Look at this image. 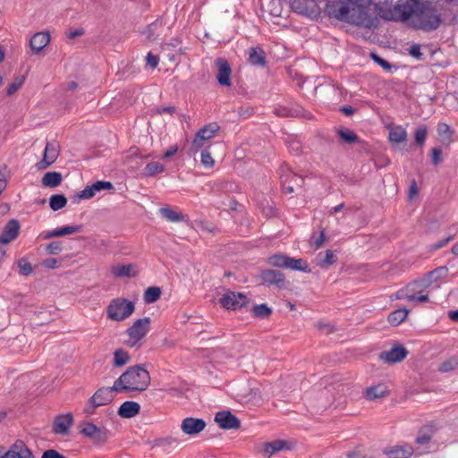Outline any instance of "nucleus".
Returning <instances> with one entry per match:
<instances>
[{
	"mask_svg": "<svg viewBox=\"0 0 458 458\" xmlns=\"http://www.w3.org/2000/svg\"><path fill=\"white\" fill-rule=\"evenodd\" d=\"M49 161L55 162L58 157V150L53 143L47 142L44 150V156Z\"/></svg>",
	"mask_w": 458,
	"mask_h": 458,
	"instance_id": "obj_48",
	"label": "nucleus"
},
{
	"mask_svg": "<svg viewBox=\"0 0 458 458\" xmlns=\"http://www.w3.org/2000/svg\"><path fill=\"white\" fill-rule=\"evenodd\" d=\"M19 267V274L23 276H28L33 272L32 266L25 259L21 258L17 261Z\"/></svg>",
	"mask_w": 458,
	"mask_h": 458,
	"instance_id": "obj_47",
	"label": "nucleus"
},
{
	"mask_svg": "<svg viewBox=\"0 0 458 458\" xmlns=\"http://www.w3.org/2000/svg\"><path fill=\"white\" fill-rule=\"evenodd\" d=\"M150 384V376L148 371L141 365L129 367L114 383L113 389L115 392L120 391H138L142 392L148 388Z\"/></svg>",
	"mask_w": 458,
	"mask_h": 458,
	"instance_id": "obj_3",
	"label": "nucleus"
},
{
	"mask_svg": "<svg viewBox=\"0 0 458 458\" xmlns=\"http://www.w3.org/2000/svg\"><path fill=\"white\" fill-rule=\"evenodd\" d=\"M134 266L132 264L128 265H117L112 267L111 272L115 277H134L136 272L133 271Z\"/></svg>",
	"mask_w": 458,
	"mask_h": 458,
	"instance_id": "obj_28",
	"label": "nucleus"
},
{
	"mask_svg": "<svg viewBox=\"0 0 458 458\" xmlns=\"http://www.w3.org/2000/svg\"><path fill=\"white\" fill-rule=\"evenodd\" d=\"M447 268L445 267H437L429 273H428V279H424L421 282H420V286L422 285L424 287H427L429 284H431L433 281L437 280L441 277L443 272H446Z\"/></svg>",
	"mask_w": 458,
	"mask_h": 458,
	"instance_id": "obj_39",
	"label": "nucleus"
},
{
	"mask_svg": "<svg viewBox=\"0 0 458 458\" xmlns=\"http://www.w3.org/2000/svg\"><path fill=\"white\" fill-rule=\"evenodd\" d=\"M249 62L255 66H266V53L261 47H250L249 50Z\"/></svg>",
	"mask_w": 458,
	"mask_h": 458,
	"instance_id": "obj_25",
	"label": "nucleus"
},
{
	"mask_svg": "<svg viewBox=\"0 0 458 458\" xmlns=\"http://www.w3.org/2000/svg\"><path fill=\"white\" fill-rule=\"evenodd\" d=\"M419 190L417 186V182L414 179H412L410 182L409 188V198L413 199L416 195H418Z\"/></svg>",
	"mask_w": 458,
	"mask_h": 458,
	"instance_id": "obj_62",
	"label": "nucleus"
},
{
	"mask_svg": "<svg viewBox=\"0 0 458 458\" xmlns=\"http://www.w3.org/2000/svg\"><path fill=\"white\" fill-rule=\"evenodd\" d=\"M216 66L217 68L216 79L221 86L231 85L232 69L225 58L220 57L216 60Z\"/></svg>",
	"mask_w": 458,
	"mask_h": 458,
	"instance_id": "obj_16",
	"label": "nucleus"
},
{
	"mask_svg": "<svg viewBox=\"0 0 458 458\" xmlns=\"http://www.w3.org/2000/svg\"><path fill=\"white\" fill-rule=\"evenodd\" d=\"M95 194L96 193L92 188V185H88L84 190L81 191L77 194L76 198H77V200L89 199H91Z\"/></svg>",
	"mask_w": 458,
	"mask_h": 458,
	"instance_id": "obj_53",
	"label": "nucleus"
},
{
	"mask_svg": "<svg viewBox=\"0 0 458 458\" xmlns=\"http://www.w3.org/2000/svg\"><path fill=\"white\" fill-rule=\"evenodd\" d=\"M110 437V431L106 428H98L90 439L95 445H104Z\"/></svg>",
	"mask_w": 458,
	"mask_h": 458,
	"instance_id": "obj_40",
	"label": "nucleus"
},
{
	"mask_svg": "<svg viewBox=\"0 0 458 458\" xmlns=\"http://www.w3.org/2000/svg\"><path fill=\"white\" fill-rule=\"evenodd\" d=\"M315 95L328 104L335 103L341 98V89L331 83L319 84L315 88Z\"/></svg>",
	"mask_w": 458,
	"mask_h": 458,
	"instance_id": "obj_10",
	"label": "nucleus"
},
{
	"mask_svg": "<svg viewBox=\"0 0 458 458\" xmlns=\"http://www.w3.org/2000/svg\"><path fill=\"white\" fill-rule=\"evenodd\" d=\"M50 41V35L47 31L35 33L30 41V47L34 54L42 51Z\"/></svg>",
	"mask_w": 458,
	"mask_h": 458,
	"instance_id": "obj_21",
	"label": "nucleus"
},
{
	"mask_svg": "<svg viewBox=\"0 0 458 458\" xmlns=\"http://www.w3.org/2000/svg\"><path fill=\"white\" fill-rule=\"evenodd\" d=\"M259 279L262 284L282 288L284 285L285 276L284 273L278 270L263 269L259 275Z\"/></svg>",
	"mask_w": 458,
	"mask_h": 458,
	"instance_id": "obj_13",
	"label": "nucleus"
},
{
	"mask_svg": "<svg viewBox=\"0 0 458 458\" xmlns=\"http://www.w3.org/2000/svg\"><path fill=\"white\" fill-rule=\"evenodd\" d=\"M420 287L419 282L409 284L404 289L399 290L396 293L397 299H407L409 301H415L416 288Z\"/></svg>",
	"mask_w": 458,
	"mask_h": 458,
	"instance_id": "obj_29",
	"label": "nucleus"
},
{
	"mask_svg": "<svg viewBox=\"0 0 458 458\" xmlns=\"http://www.w3.org/2000/svg\"><path fill=\"white\" fill-rule=\"evenodd\" d=\"M73 416L72 413L60 414L53 421V432L57 435L66 436L69 428L73 424Z\"/></svg>",
	"mask_w": 458,
	"mask_h": 458,
	"instance_id": "obj_17",
	"label": "nucleus"
},
{
	"mask_svg": "<svg viewBox=\"0 0 458 458\" xmlns=\"http://www.w3.org/2000/svg\"><path fill=\"white\" fill-rule=\"evenodd\" d=\"M370 55H371V58L374 60V62L376 64H377L378 65H380L385 70L389 71L392 68V65L390 64V63H388L386 60L380 57L377 54L371 53Z\"/></svg>",
	"mask_w": 458,
	"mask_h": 458,
	"instance_id": "obj_54",
	"label": "nucleus"
},
{
	"mask_svg": "<svg viewBox=\"0 0 458 458\" xmlns=\"http://www.w3.org/2000/svg\"><path fill=\"white\" fill-rule=\"evenodd\" d=\"M291 8L297 13H304L306 12V7L301 0H293Z\"/></svg>",
	"mask_w": 458,
	"mask_h": 458,
	"instance_id": "obj_58",
	"label": "nucleus"
},
{
	"mask_svg": "<svg viewBox=\"0 0 458 458\" xmlns=\"http://www.w3.org/2000/svg\"><path fill=\"white\" fill-rule=\"evenodd\" d=\"M289 444L287 441L284 440H275L272 442H267L264 445V454H267L268 457L272 456L273 454L284 450L289 449Z\"/></svg>",
	"mask_w": 458,
	"mask_h": 458,
	"instance_id": "obj_27",
	"label": "nucleus"
},
{
	"mask_svg": "<svg viewBox=\"0 0 458 458\" xmlns=\"http://www.w3.org/2000/svg\"><path fill=\"white\" fill-rule=\"evenodd\" d=\"M377 13L384 20L402 21L423 31H434L443 22L437 5L429 0H397L394 5L378 6Z\"/></svg>",
	"mask_w": 458,
	"mask_h": 458,
	"instance_id": "obj_1",
	"label": "nucleus"
},
{
	"mask_svg": "<svg viewBox=\"0 0 458 458\" xmlns=\"http://www.w3.org/2000/svg\"><path fill=\"white\" fill-rule=\"evenodd\" d=\"M145 174L148 176H154L157 174L164 172L165 165L159 162H150L145 166Z\"/></svg>",
	"mask_w": 458,
	"mask_h": 458,
	"instance_id": "obj_44",
	"label": "nucleus"
},
{
	"mask_svg": "<svg viewBox=\"0 0 458 458\" xmlns=\"http://www.w3.org/2000/svg\"><path fill=\"white\" fill-rule=\"evenodd\" d=\"M280 171L281 183L285 193H293L296 189L302 188L304 182L302 176L290 171L286 165H282Z\"/></svg>",
	"mask_w": 458,
	"mask_h": 458,
	"instance_id": "obj_8",
	"label": "nucleus"
},
{
	"mask_svg": "<svg viewBox=\"0 0 458 458\" xmlns=\"http://www.w3.org/2000/svg\"><path fill=\"white\" fill-rule=\"evenodd\" d=\"M409 314V310L406 309H398L394 311H392L387 318V320L390 325L392 326H398L403 321L405 320Z\"/></svg>",
	"mask_w": 458,
	"mask_h": 458,
	"instance_id": "obj_34",
	"label": "nucleus"
},
{
	"mask_svg": "<svg viewBox=\"0 0 458 458\" xmlns=\"http://www.w3.org/2000/svg\"><path fill=\"white\" fill-rule=\"evenodd\" d=\"M63 250V243L60 241H55L46 246V251L49 255H58Z\"/></svg>",
	"mask_w": 458,
	"mask_h": 458,
	"instance_id": "obj_50",
	"label": "nucleus"
},
{
	"mask_svg": "<svg viewBox=\"0 0 458 458\" xmlns=\"http://www.w3.org/2000/svg\"><path fill=\"white\" fill-rule=\"evenodd\" d=\"M336 261V257L334 254L333 250H327L325 252V256L320 261L318 262V265L320 267H328L332 264H334Z\"/></svg>",
	"mask_w": 458,
	"mask_h": 458,
	"instance_id": "obj_49",
	"label": "nucleus"
},
{
	"mask_svg": "<svg viewBox=\"0 0 458 458\" xmlns=\"http://www.w3.org/2000/svg\"><path fill=\"white\" fill-rule=\"evenodd\" d=\"M383 453L388 458H410L414 453V449L408 444L396 445L390 447H386Z\"/></svg>",
	"mask_w": 458,
	"mask_h": 458,
	"instance_id": "obj_20",
	"label": "nucleus"
},
{
	"mask_svg": "<svg viewBox=\"0 0 458 458\" xmlns=\"http://www.w3.org/2000/svg\"><path fill=\"white\" fill-rule=\"evenodd\" d=\"M206 425L207 424L203 419L187 417L182 420L181 429L184 434L193 436L201 432L205 428Z\"/></svg>",
	"mask_w": 458,
	"mask_h": 458,
	"instance_id": "obj_18",
	"label": "nucleus"
},
{
	"mask_svg": "<svg viewBox=\"0 0 458 458\" xmlns=\"http://www.w3.org/2000/svg\"><path fill=\"white\" fill-rule=\"evenodd\" d=\"M161 296V289L157 286H150L146 289L143 294V300L146 303L156 302Z\"/></svg>",
	"mask_w": 458,
	"mask_h": 458,
	"instance_id": "obj_36",
	"label": "nucleus"
},
{
	"mask_svg": "<svg viewBox=\"0 0 458 458\" xmlns=\"http://www.w3.org/2000/svg\"><path fill=\"white\" fill-rule=\"evenodd\" d=\"M214 420L222 429L225 430L238 429L241 427L240 420L230 411H217L215 414Z\"/></svg>",
	"mask_w": 458,
	"mask_h": 458,
	"instance_id": "obj_12",
	"label": "nucleus"
},
{
	"mask_svg": "<svg viewBox=\"0 0 458 458\" xmlns=\"http://www.w3.org/2000/svg\"><path fill=\"white\" fill-rule=\"evenodd\" d=\"M21 225L17 219H11L4 227L0 234V243L7 244L15 240L20 233Z\"/></svg>",
	"mask_w": 458,
	"mask_h": 458,
	"instance_id": "obj_19",
	"label": "nucleus"
},
{
	"mask_svg": "<svg viewBox=\"0 0 458 458\" xmlns=\"http://www.w3.org/2000/svg\"><path fill=\"white\" fill-rule=\"evenodd\" d=\"M269 265L275 267L292 269L294 271H301L310 273L311 269L308 262L303 259H294L284 254H275L267 259Z\"/></svg>",
	"mask_w": 458,
	"mask_h": 458,
	"instance_id": "obj_4",
	"label": "nucleus"
},
{
	"mask_svg": "<svg viewBox=\"0 0 458 458\" xmlns=\"http://www.w3.org/2000/svg\"><path fill=\"white\" fill-rule=\"evenodd\" d=\"M41 458H66L55 449H48L43 452Z\"/></svg>",
	"mask_w": 458,
	"mask_h": 458,
	"instance_id": "obj_61",
	"label": "nucleus"
},
{
	"mask_svg": "<svg viewBox=\"0 0 458 458\" xmlns=\"http://www.w3.org/2000/svg\"><path fill=\"white\" fill-rule=\"evenodd\" d=\"M428 135V128L426 125H420L414 131V143L416 147L422 148L425 144Z\"/></svg>",
	"mask_w": 458,
	"mask_h": 458,
	"instance_id": "obj_38",
	"label": "nucleus"
},
{
	"mask_svg": "<svg viewBox=\"0 0 458 458\" xmlns=\"http://www.w3.org/2000/svg\"><path fill=\"white\" fill-rule=\"evenodd\" d=\"M458 368V354L451 356L449 359L442 362L439 366V371L449 372Z\"/></svg>",
	"mask_w": 458,
	"mask_h": 458,
	"instance_id": "obj_43",
	"label": "nucleus"
},
{
	"mask_svg": "<svg viewBox=\"0 0 458 458\" xmlns=\"http://www.w3.org/2000/svg\"><path fill=\"white\" fill-rule=\"evenodd\" d=\"M164 25L163 18L158 17L156 21L146 27L142 31V34H145L146 38L149 41H155L161 35Z\"/></svg>",
	"mask_w": 458,
	"mask_h": 458,
	"instance_id": "obj_23",
	"label": "nucleus"
},
{
	"mask_svg": "<svg viewBox=\"0 0 458 458\" xmlns=\"http://www.w3.org/2000/svg\"><path fill=\"white\" fill-rule=\"evenodd\" d=\"M62 179V174L59 172H47L41 182L45 187L55 188L60 185Z\"/></svg>",
	"mask_w": 458,
	"mask_h": 458,
	"instance_id": "obj_31",
	"label": "nucleus"
},
{
	"mask_svg": "<svg viewBox=\"0 0 458 458\" xmlns=\"http://www.w3.org/2000/svg\"><path fill=\"white\" fill-rule=\"evenodd\" d=\"M246 295L241 293L228 291L219 300L220 304L226 310H237L248 303Z\"/></svg>",
	"mask_w": 458,
	"mask_h": 458,
	"instance_id": "obj_9",
	"label": "nucleus"
},
{
	"mask_svg": "<svg viewBox=\"0 0 458 458\" xmlns=\"http://www.w3.org/2000/svg\"><path fill=\"white\" fill-rule=\"evenodd\" d=\"M201 164L205 167H212L214 165V159L211 157V154L208 148H205L201 151Z\"/></svg>",
	"mask_w": 458,
	"mask_h": 458,
	"instance_id": "obj_52",
	"label": "nucleus"
},
{
	"mask_svg": "<svg viewBox=\"0 0 458 458\" xmlns=\"http://www.w3.org/2000/svg\"><path fill=\"white\" fill-rule=\"evenodd\" d=\"M6 171L7 166L5 165L0 167V195L4 191L7 185Z\"/></svg>",
	"mask_w": 458,
	"mask_h": 458,
	"instance_id": "obj_55",
	"label": "nucleus"
},
{
	"mask_svg": "<svg viewBox=\"0 0 458 458\" xmlns=\"http://www.w3.org/2000/svg\"><path fill=\"white\" fill-rule=\"evenodd\" d=\"M0 458H35L31 450L21 440H16Z\"/></svg>",
	"mask_w": 458,
	"mask_h": 458,
	"instance_id": "obj_14",
	"label": "nucleus"
},
{
	"mask_svg": "<svg viewBox=\"0 0 458 458\" xmlns=\"http://www.w3.org/2000/svg\"><path fill=\"white\" fill-rule=\"evenodd\" d=\"M220 126L217 123H210L203 126L195 135L191 142L190 152L195 154L201 148L204 147L205 143L213 139L216 133L219 131Z\"/></svg>",
	"mask_w": 458,
	"mask_h": 458,
	"instance_id": "obj_6",
	"label": "nucleus"
},
{
	"mask_svg": "<svg viewBox=\"0 0 458 458\" xmlns=\"http://www.w3.org/2000/svg\"><path fill=\"white\" fill-rule=\"evenodd\" d=\"M56 237H62L67 234L80 233L82 230V225H65L61 228L55 229Z\"/></svg>",
	"mask_w": 458,
	"mask_h": 458,
	"instance_id": "obj_45",
	"label": "nucleus"
},
{
	"mask_svg": "<svg viewBox=\"0 0 458 458\" xmlns=\"http://www.w3.org/2000/svg\"><path fill=\"white\" fill-rule=\"evenodd\" d=\"M130 360V355L123 349H117L114 352V366L122 367Z\"/></svg>",
	"mask_w": 458,
	"mask_h": 458,
	"instance_id": "obj_41",
	"label": "nucleus"
},
{
	"mask_svg": "<svg viewBox=\"0 0 458 458\" xmlns=\"http://www.w3.org/2000/svg\"><path fill=\"white\" fill-rule=\"evenodd\" d=\"M388 394L387 386L385 384H377L368 387L365 391V398L369 401H375L382 398Z\"/></svg>",
	"mask_w": 458,
	"mask_h": 458,
	"instance_id": "obj_26",
	"label": "nucleus"
},
{
	"mask_svg": "<svg viewBox=\"0 0 458 458\" xmlns=\"http://www.w3.org/2000/svg\"><path fill=\"white\" fill-rule=\"evenodd\" d=\"M159 214L168 222L179 223L183 221V216L170 208H161Z\"/></svg>",
	"mask_w": 458,
	"mask_h": 458,
	"instance_id": "obj_35",
	"label": "nucleus"
},
{
	"mask_svg": "<svg viewBox=\"0 0 458 458\" xmlns=\"http://www.w3.org/2000/svg\"><path fill=\"white\" fill-rule=\"evenodd\" d=\"M99 407L98 404L95 402L91 401V398L89 399L88 403L84 407V412L87 415H92L95 413L96 409Z\"/></svg>",
	"mask_w": 458,
	"mask_h": 458,
	"instance_id": "obj_60",
	"label": "nucleus"
},
{
	"mask_svg": "<svg viewBox=\"0 0 458 458\" xmlns=\"http://www.w3.org/2000/svg\"><path fill=\"white\" fill-rule=\"evenodd\" d=\"M92 188L96 192H98V191H109V190H114V187L113 185L112 182H107V181H97L96 182L92 183Z\"/></svg>",
	"mask_w": 458,
	"mask_h": 458,
	"instance_id": "obj_51",
	"label": "nucleus"
},
{
	"mask_svg": "<svg viewBox=\"0 0 458 458\" xmlns=\"http://www.w3.org/2000/svg\"><path fill=\"white\" fill-rule=\"evenodd\" d=\"M150 318L146 317L137 319L128 329L129 335L128 344L133 347L143 339L149 331Z\"/></svg>",
	"mask_w": 458,
	"mask_h": 458,
	"instance_id": "obj_7",
	"label": "nucleus"
},
{
	"mask_svg": "<svg viewBox=\"0 0 458 458\" xmlns=\"http://www.w3.org/2000/svg\"><path fill=\"white\" fill-rule=\"evenodd\" d=\"M250 311L254 318L259 319L268 318L272 315V309L266 303L254 305Z\"/></svg>",
	"mask_w": 458,
	"mask_h": 458,
	"instance_id": "obj_32",
	"label": "nucleus"
},
{
	"mask_svg": "<svg viewBox=\"0 0 458 458\" xmlns=\"http://www.w3.org/2000/svg\"><path fill=\"white\" fill-rule=\"evenodd\" d=\"M25 80H26L25 75L16 76L14 78L13 81L8 86V88L6 89V96L11 97L13 94H15L21 89V87L24 84Z\"/></svg>",
	"mask_w": 458,
	"mask_h": 458,
	"instance_id": "obj_42",
	"label": "nucleus"
},
{
	"mask_svg": "<svg viewBox=\"0 0 458 458\" xmlns=\"http://www.w3.org/2000/svg\"><path fill=\"white\" fill-rule=\"evenodd\" d=\"M337 134L340 137V140L344 143L352 144L356 142H360V138L358 135L352 130L341 127L337 129Z\"/></svg>",
	"mask_w": 458,
	"mask_h": 458,
	"instance_id": "obj_33",
	"label": "nucleus"
},
{
	"mask_svg": "<svg viewBox=\"0 0 458 458\" xmlns=\"http://www.w3.org/2000/svg\"><path fill=\"white\" fill-rule=\"evenodd\" d=\"M140 406L133 401H126L121 404L118 409V415L121 418L130 419L140 413Z\"/></svg>",
	"mask_w": 458,
	"mask_h": 458,
	"instance_id": "obj_24",
	"label": "nucleus"
},
{
	"mask_svg": "<svg viewBox=\"0 0 458 458\" xmlns=\"http://www.w3.org/2000/svg\"><path fill=\"white\" fill-rule=\"evenodd\" d=\"M328 14L338 21L359 27L376 26L377 19L370 13V0H344L327 4Z\"/></svg>",
	"mask_w": 458,
	"mask_h": 458,
	"instance_id": "obj_2",
	"label": "nucleus"
},
{
	"mask_svg": "<svg viewBox=\"0 0 458 458\" xmlns=\"http://www.w3.org/2000/svg\"><path fill=\"white\" fill-rule=\"evenodd\" d=\"M408 351L401 344H395L389 351H384L379 354V358L386 363L392 364L400 362L406 358Z\"/></svg>",
	"mask_w": 458,
	"mask_h": 458,
	"instance_id": "obj_15",
	"label": "nucleus"
},
{
	"mask_svg": "<svg viewBox=\"0 0 458 458\" xmlns=\"http://www.w3.org/2000/svg\"><path fill=\"white\" fill-rule=\"evenodd\" d=\"M58 263H59V261L56 259L50 258V259H47L43 260L42 266L44 267L53 269V268L56 267Z\"/></svg>",
	"mask_w": 458,
	"mask_h": 458,
	"instance_id": "obj_63",
	"label": "nucleus"
},
{
	"mask_svg": "<svg viewBox=\"0 0 458 458\" xmlns=\"http://www.w3.org/2000/svg\"><path fill=\"white\" fill-rule=\"evenodd\" d=\"M115 389L112 387H102L96 391L90 397L92 402H95L98 406H104L110 403L114 399V392Z\"/></svg>",
	"mask_w": 458,
	"mask_h": 458,
	"instance_id": "obj_22",
	"label": "nucleus"
},
{
	"mask_svg": "<svg viewBox=\"0 0 458 458\" xmlns=\"http://www.w3.org/2000/svg\"><path fill=\"white\" fill-rule=\"evenodd\" d=\"M67 204V199L64 194H54L49 199V206L54 211L64 208Z\"/></svg>",
	"mask_w": 458,
	"mask_h": 458,
	"instance_id": "obj_37",
	"label": "nucleus"
},
{
	"mask_svg": "<svg viewBox=\"0 0 458 458\" xmlns=\"http://www.w3.org/2000/svg\"><path fill=\"white\" fill-rule=\"evenodd\" d=\"M99 427L93 424L89 421H85L82 423L81 428L80 429V433L83 436L90 438L93 435H95L96 431L98 429Z\"/></svg>",
	"mask_w": 458,
	"mask_h": 458,
	"instance_id": "obj_46",
	"label": "nucleus"
},
{
	"mask_svg": "<svg viewBox=\"0 0 458 458\" xmlns=\"http://www.w3.org/2000/svg\"><path fill=\"white\" fill-rule=\"evenodd\" d=\"M54 162L49 161V159L45 157L36 164V166L38 170H44L49 167Z\"/></svg>",
	"mask_w": 458,
	"mask_h": 458,
	"instance_id": "obj_64",
	"label": "nucleus"
},
{
	"mask_svg": "<svg viewBox=\"0 0 458 458\" xmlns=\"http://www.w3.org/2000/svg\"><path fill=\"white\" fill-rule=\"evenodd\" d=\"M135 310L134 303L123 298L111 301L107 306V316L114 321H123L130 317Z\"/></svg>",
	"mask_w": 458,
	"mask_h": 458,
	"instance_id": "obj_5",
	"label": "nucleus"
},
{
	"mask_svg": "<svg viewBox=\"0 0 458 458\" xmlns=\"http://www.w3.org/2000/svg\"><path fill=\"white\" fill-rule=\"evenodd\" d=\"M431 160L435 165L442 162V149L440 148H433L431 149Z\"/></svg>",
	"mask_w": 458,
	"mask_h": 458,
	"instance_id": "obj_56",
	"label": "nucleus"
},
{
	"mask_svg": "<svg viewBox=\"0 0 458 458\" xmlns=\"http://www.w3.org/2000/svg\"><path fill=\"white\" fill-rule=\"evenodd\" d=\"M389 140L392 143H401L407 140V131L401 125L393 126L389 131Z\"/></svg>",
	"mask_w": 458,
	"mask_h": 458,
	"instance_id": "obj_30",
	"label": "nucleus"
},
{
	"mask_svg": "<svg viewBox=\"0 0 458 458\" xmlns=\"http://www.w3.org/2000/svg\"><path fill=\"white\" fill-rule=\"evenodd\" d=\"M409 54L418 60H420L423 55V54L420 51V46L419 44H413L412 46H411V47L409 48Z\"/></svg>",
	"mask_w": 458,
	"mask_h": 458,
	"instance_id": "obj_59",
	"label": "nucleus"
},
{
	"mask_svg": "<svg viewBox=\"0 0 458 458\" xmlns=\"http://www.w3.org/2000/svg\"><path fill=\"white\" fill-rule=\"evenodd\" d=\"M146 61L148 66L155 69L159 63V57L156 55H153L151 52H148L146 57Z\"/></svg>",
	"mask_w": 458,
	"mask_h": 458,
	"instance_id": "obj_57",
	"label": "nucleus"
},
{
	"mask_svg": "<svg viewBox=\"0 0 458 458\" xmlns=\"http://www.w3.org/2000/svg\"><path fill=\"white\" fill-rule=\"evenodd\" d=\"M437 430L438 428L435 423L423 425L418 430L414 443L418 445L419 448L421 447L423 451H428L431 439Z\"/></svg>",
	"mask_w": 458,
	"mask_h": 458,
	"instance_id": "obj_11",
	"label": "nucleus"
}]
</instances>
